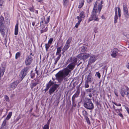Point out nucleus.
<instances>
[{
  "label": "nucleus",
  "mask_w": 129,
  "mask_h": 129,
  "mask_svg": "<svg viewBox=\"0 0 129 129\" xmlns=\"http://www.w3.org/2000/svg\"><path fill=\"white\" fill-rule=\"evenodd\" d=\"M118 15L119 17L121 16V10L120 7H117Z\"/></svg>",
  "instance_id": "34"
},
{
  "label": "nucleus",
  "mask_w": 129,
  "mask_h": 129,
  "mask_svg": "<svg viewBox=\"0 0 129 129\" xmlns=\"http://www.w3.org/2000/svg\"><path fill=\"white\" fill-rule=\"evenodd\" d=\"M88 82L85 81V88H88L89 87V85L88 84Z\"/></svg>",
  "instance_id": "36"
},
{
  "label": "nucleus",
  "mask_w": 129,
  "mask_h": 129,
  "mask_svg": "<svg viewBox=\"0 0 129 129\" xmlns=\"http://www.w3.org/2000/svg\"><path fill=\"white\" fill-rule=\"evenodd\" d=\"M19 79V80H17L16 81L13 82L11 85V88L13 89H15L17 86L18 84L21 81Z\"/></svg>",
  "instance_id": "9"
},
{
  "label": "nucleus",
  "mask_w": 129,
  "mask_h": 129,
  "mask_svg": "<svg viewBox=\"0 0 129 129\" xmlns=\"http://www.w3.org/2000/svg\"><path fill=\"white\" fill-rule=\"evenodd\" d=\"M115 16H117V7H115Z\"/></svg>",
  "instance_id": "44"
},
{
  "label": "nucleus",
  "mask_w": 129,
  "mask_h": 129,
  "mask_svg": "<svg viewBox=\"0 0 129 129\" xmlns=\"http://www.w3.org/2000/svg\"><path fill=\"white\" fill-rule=\"evenodd\" d=\"M87 123L89 124H90V122L89 118L87 116L84 117Z\"/></svg>",
  "instance_id": "33"
},
{
  "label": "nucleus",
  "mask_w": 129,
  "mask_h": 129,
  "mask_svg": "<svg viewBox=\"0 0 129 129\" xmlns=\"http://www.w3.org/2000/svg\"><path fill=\"white\" fill-rule=\"evenodd\" d=\"M98 12L92 11V14L91 16L89 18L88 21L89 22L93 20H94L95 21H98L99 19L98 17L96 16V13Z\"/></svg>",
  "instance_id": "7"
},
{
  "label": "nucleus",
  "mask_w": 129,
  "mask_h": 129,
  "mask_svg": "<svg viewBox=\"0 0 129 129\" xmlns=\"http://www.w3.org/2000/svg\"><path fill=\"white\" fill-rule=\"evenodd\" d=\"M75 98H74V97H73L72 98V102L73 104H75Z\"/></svg>",
  "instance_id": "46"
},
{
  "label": "nucleus",
  "mask_w": 129,
  "mask_h": 129,
  "mask_svg": "<svg viewBox=\"0 0 129 129\" xmlns=\"http://www.w3.org/2000/svg\"><path fill=\"white\" fill-rule=\"evenodd\" d=\"M87 48V46L86 45H84L81 47V52H84L86 51Z\"/></svg>",
  "instance_id": "16"
},
{
  "label": "nucleus",
  "mask_w": 129,
  "mask_h": 129,
  "mask_svg": "<svg viewBox=\"0 0 129 129\" xmlns=\"http://www.w3.org/2000/svg\"><path fill=\"white\" fill-rule=\"evenodd\" d=\"M7 120L5 119L3 121L2 125V129H6L7 128V124L6 123Z\"/></svg>",
  "instance_id": "12"
},
{
  "label": "nucleus",
  "mask_w": 129,
  "mask_h": 129,
  "mask_svg": "<svg viewBox=\"0 0 129 129\" xmlns=\"http://www.w3.org/2000/svg\"><path fill=\"white\" fill-rule=\"evenodd\" d=\"M58 55V56L56 58L54 59L55 60V62L54 63V65H55L56 64L57 61L59 60L61 56V54H57V55Z\"/></svg>",
  "instance_id": "17"
},
{
  "label": "nucleus",
  "mask_w": 129,
  "mask_h": 129,
  "mask_svg": "<svg viewBox=\"0 0 129 129\" xmlns=\"http://www.w3.org/2000/svg\"><path fill=\"white\" fill-rule=\"evenodd\" d=\"M77 18L78 20V21H80V22L82 20V18L80 17L79 16H77Z\"/></svg>",
  "instance_id": "41"
},
{
  "label": "nucleus",
  "mask_w": 129,
  "mask_h": 129,
  "mask_svg": "<svg viewBox=\"0 0 129 129\" xmlns=\"http://www.w3.org/2000/svg\"><path fill=\"white\" fill-rule=\"evenodd\" d=\"M85 102L84 104V106L87 109L92 110L94 108L93 104L91 101V99L86 98L85 99Z\"/></svg>",
  "instance_id": "4"
},
{
  "label": "nucleus",
  "mask_w": 129,
  "mask_h": 129,
  "mask_svg": "<svg viewBox=\"0 0 129 129\" xmlns=\"http://www.w3.org/2000/svg\"><path fill=\"white\" fill-rule=\"evenodd\" d=\"M88 96L90 98H91L92 96L91 94V93H89V94Z\"/></svg>",
  "instance_id": "62"
},
{
  "label": "nucleus",
  "mask_w": 129,
  "mask_h": 129,
  "mask_svg": "<svg viewBox=\"0 0 129 129\" xmlns=\"http://www.w3.org/2000/svg\"><path fill=\"white\" fill-rule=\"evenodd\" d=\"M45 18L44 17L41 18V21L40 22V26L42 27L43 25V23L44 22H45Z\"/></svg>",
  "instance_id": "24"
},
{
  "label": "nucleus",
  "mask_w": 129,
  "mask_h": 129,
  "mask_svg": "<svg viewBox=\"0 0 129 129\" xmlns=\"http://www.w3.org/2000/svg\"><path fill=\"white\" fill-rule=\"evenodd\" d=\"M29 67H27L21 70L19 74L20 79L22 81L29 71Z\"/></svg>",
  "instance_id": "5"
},
{
  "label": "nucleus",
  "mask_w": 129,
  "mask_h": 129,
  "mask_svg": "<svg viewBox=\"0 0 129 129\" xmlns=\"http://www.w3.org/2000/svg\"><path fill=\"white\" fill-rule=\"evenodd\" d=\"M35 73L32 74L31 75V78H33L35 76Z\"/></svg>",
  "instance_id": "54"
},
{
  "label": "nucleus",
  "mask_w": 129,
  "mask_h": 129,
  "mask_svg": "<svg viewBox=\"0 0 129 129\" xmlns=\"http://www.w3.org/2000/svg\"><path fill=\"white\" fill-rule=\"evenodd\" d=\"M84 0H81L80 3V4L82 6H83L84 3Z\"/></svg>",
  "instance_id": "50"
},
{
  "label": "nucleus",
  "mask_w": 129,
  "mask_h": 129,
  "mask_svg": "<svg viewBox=\"0 0 129 129\" xmlns=\"http://www.w3.org/2000/svg\"><path fill=\"white\" fill-rule=\"evenodd\" d=\"M53 38H50L49 41L48 43H49L51 44L52 43V42L53 41Z\"/></svg>",
  "instance_id": "52"
},
{
  "label": "nucleus",
  "mask_w": 129,
  "mask_h": 129,
  "mask_svg": "<svg viewBox=\"0 0 129 129\" xmlns=\"http://www.w3.org/2000/svg\"><path fill=\"white\" fill-rule=\"evenodd\" d=\"M120 93L121 96L124 97L125 95H127L128 94H129V88L127 87L126 89H121L120 91Z\"/></svg>",
  "instance_id": "8"
},
{
  "label": "nucleus",
  "mask_w": 129,
  "mask_h": 129,
  "mask_svg": "<svg viewBox=\"0 0 129 129\" xmlns=\"http://www.w3.org/2000/svg\"><path fill=\"white\" fill-rule=\"evenodd\" d=\"M70 45L66 43L65 46L63 48L62 50L63 51V53L69 47Z\"/></svg>",
  "instance_id": "15"
},
{
  "label": "nucleus",
  "mask_w": 129,
  "mask_h": 129,
  "mask_svg": "<svg viewBox=\"0 0 129 129\" xmlns=\"http://www.w3.org/2000/svg\"><path fill=\"white\" fill-rule=\"evenodd\" d=\"M118 19V17L117 16H115L114 18V23H116L117 22V19Z\"/></svg>",
  "instance_id": "37"
},
{
  "label": "nucleus",
  "mask_w": 129,
  "mask_h": 129,
  "mask_svg": "<svg viewBox=\"0 0 129 129\" xmlns=\"http://www.w3.org/2000/svg\"><path fill=\"white\" fill-rule=\"evenodd\" d=\"M47 30V27H46V29H42L41 30V33H43L44 32H45Z\"/></svg>",
  "instance_id": "43"
},
{
  "label": "nucleus",
  "mask_w": 129,
  "mask_h": 129,
  "mask_svg": "<svg viewBox=\"0 0 129 129\" xmlns=\"http://www.w3.org/2000/svg\"><path fill=\"white\" fill-rule=\"evenodd\" d=\"M50 17L47 18V20L45 21V24H47L49 21Z\"/></svg>",
  "instance_id": "38"
},
{
  "label": "nucleus",
  "mask_w": 129,
  "mask_h": 129,
  "mask_svg": "<svg viewBox=\"0 0 129 129\" xmlns=\"http://www.w3.org/2000/svg\"><path fill=\"white\" fill-rule=\"evenodd\" d=\"M49 88L48 87L46 86V88L44 90L45 91V92H46V91L48 90Z\"/></svg>",
  "instance_id": "55"
},
{
  "label": "nucleus",
  "mask_w": 129,
  "mask_h": 129,
  "mask_svg": "<svg viewBox=\"0 0 129 129\" xmlns=\"http://www.w3.org/2000/svg\"><path fill=\"white\" fill-rule=\"evenodd\" d=\"M96 75L99 78H100L101 77V75L100 73L99 72H96Z\"/></svg>",
  "instance_id": "40"
},
{
  "label": "nucleus",
  "mask_w": 129,
  "mask_h": 129,
  "mask_svg": "<svg viewBox=\"0 0 129 129\" xmlns=\"http://www.w3.org/2000/svg\"><path fill=\"white\" fill-rule=\"evenodd\" d=\"M50 46V45H49V43L47 44H45V48L46 49V50L47 51H48V49Z\"/></svg>",
  "instance_id": "35"
},
{
  "label": "nucleus",
  "mask_w": 129,
  "mask_h": 129,
  "mask_svg": "<svg viewBox=\"0 0 129 129\" xmlns=\"http://www.w3.org/2000/svg\"><path fill=\"white\" fill-rule=\"evenodd\" d=\"M97 29H98V28L96 27H95L94 28V29H93L94 31V32L95 33H96L97 32Z\"/></svg>",
  "instance_id": "51"
},
{
  "label": "nucleus",
  "mask_w": 129,
  "mask_h": 129,
  "mask_svg": "<svg viewBox=\"0 0 129 129\" xmlns=\"http://www.w3.org/2000/svg\"><path fill=\"white\" fill-rule=\"evenodd\" d=\"M63 4L64 7L67 6L69 2L68 0H63Z\"/></svg>",
  "instance_id": "28"
},
{
  "label": "nucleus",
  "mask_w": 129,
  "mask_h": 129,
  "mask_svg": "<svg viewBox=\"0 0 129 129\" xmlns=\"http://www.w3.org/2000/svg\"><path fill=\"white\" fill-rule=\"evenodd\" d=\"M112 103L117 106H121V104L120 103L117 104L116 103L114 102H113Z\"/></svg>",
  "instance_id": "45"
},
{
  "label": "nucleus",
  "mask_w": 129,
  "mask_h": 129,
  "mask_svg": "<svg viewBox=\"0 0 129 129\" xmlns=\"http://www.w3.org/2000/svg\"><path fill=\"white\" fill-rule=\"evenodd\" d=\"M5 23L4 18L1 15L0 17V28H3L4 27Z\"/></svg>",
  "instance_id": "10"
},
{
  "label": "nucleus",
  "mask_w": 129,
  "mask_h": 129,
  "mask_svg": "<svg viewBox=\"0 0 129 129\" xmlns=\"http://www.w3.org/2000/svg\"><path fill=\"white\" fill-rule=\"evenodd\" d=\"M98 4H99L98 2L97 1H96L94 4L93 11L98 12V5L97 6Z\"/></svg>",
  "instance_id": "13"
},
{
  "label": "nucleus",
  "mask_w": 129,
  "mask_h": 129,
  "mask_svg": "<svg viewBox=\"0 0 129 129\" xmlns=\"http://www.w3.org/2000/svg\"><path fill=\"white\" fill-rule=\"evenodd\" d=\"M92 1V0H87V2L89 3H91Z\"/></svg>",
  "instance_id": "56"
},
{
  "label": "nucleus",
  "mask_w": 129,
  "mask_h": 129,
  "mask_svg": "<svg viewBox=\"0 0 129 129\" xmlns=\"http://www.w3.org/2000/svg\"><path fill=\"white\" fill-rule=\"evenodd\" d=\"M126 109L127 112H129V109H128V108L127 107Z\"/></svg>",
  "instance_id": "64"
},
{
  "label": "nucleus",
  "mask_w": 129,
  "mask_h": 129,
  "mask_svg": "<svg viewBox=\"0 0 129 129\" xmlns=\"http://www.w3.org/2000/svg\"><path fill=\"white\" fill-rule=\"evenodd\" d=\"M114 93L115 95L117 96H118V92H117V91L115 89L114 91Z\"/></svg>",
  "instance_id": "53"
},
{
  "label": "nucleus",
  "mask_w": 129,
  "mask_h": 129,
  "mask_svg": "<svg viewBox=\"0 0 129 129\" xmlns=\"http://www.w3.org/2000/svg\"><path fill=\"white\" fill-rule=\"evenodd\" d=\"M80 93V91L79 90V89H77L76 93L74 94V95L73 96V97H74L75 98H77Z\"/></svg>",
  "instance_id": "20"
},
{
  "label": "nucleus",
  "mask_w": 129,
  "mask_h": 129,
  "mask_svg": "<svg viewBox=\"0 0 129 129\" xmlns=\"http://www.w3.org/2000/svg\"><path fill=\"white\" fill-rule=\"evenodd\" d=\"M5 98L7 101H8L9 100V98L8 96L6 95L5 96Z\"/></svg>",
  "instance_id": "49"
},
{
  "label": "nucleus",
  "mask_w": 129,
  "mask_h": 129,
  "mask_svg": "<svg viewBox=\"0 0 129 129\" xmlns=\"http://www.w3.org/2000/svg\"><path fill=\"white\" fill-rule=\"evenodd\" d=\"M80 17L81 18H84L85 17L84 13L83 12H81L80 14Z\"/></svg>",
  "instance_id": "30"
},
{
  "label": "nucleus",
  "mask_w": 129,
  "mask_h": 129,
  "mask_svg": "<svg viewBox=\"0 0 129 129\" xmlns=\"http://www.w3.org/2000/svg\"><path fill=\"white\" fill-rule=\"evenodd\" d=\"M52 85V86L50 89L49 91L50 94L53 93L59 86V85L54 84L53 81H52L51 80H50L47 84L46 86L50 88Z\"/></svg>",
  "instance_id": "3"
},
{
  "label": "nucleus",
  "mask_w": 129,
  "mask_h": 129,
  "mask_svg": "<svg viewBox=\"0 0 129 129\" xmlns=\"http://www.w3.org/2000/svg\"><path fill=\"white\" fill-rule=\"evenodd\" d=\"M50 122V120H49L48 121V122H47V124H46L48 125L49 126Z\"/></svg>",
  "instance_id": "60"
},
{
  "label": "nucleus",
  "mask_w": 129,
  "mask_h": 129,
  "mask_svg": "<svg viewBox=\"0 0 129 129\" xmlns=\"http://www.w3.org/2000/svg\"><path fill=\"white\" fill-rule=\"evenodd\" d=\"M89 57H90L88 61L87 66L94 62L96 61V59L94 55L91 56L89 54L84 53L80 54L77 56L78 59H82L84 62Z\"/></svg>",
  "instance_id": "2"
},
{
  "label": "nucleus",
  "mask_w": 129,
  "mask_h": 129,
  "mask_svg": "<svg viewBox=\"0 0 129 129\" xmlns=\"http://www.w3.org/2000/svg\"><path fill=\"white\" fill-rule=\"evenodd\" d=\"M126 67L129 69V62L126 65Z\"/></svg>",
  "instance_id": "59"
},
{
  "label": "nucleus",
  "mask_w": 129,
  "mask_h": 129,
  "mask_svg": "<svg viewBox=\"0 0 129 129\" xmlns=\"http://www.w3.org/2000/svg\"><path fill=\"white\" fill-rule=\"evenodd\" d=\"M36 23V21H33L32 22V25L34 26H35V24Z\"/></svg>",
  "instance_id": "58"
},
{
  "label": "nucleus",
  "mask_w": 129,
  "mask_h": 129,
  "mask_svg": "<svg viewBox=\"0 0 129 129\" xmlns=\"http://www.w3.org/2000/svg\"><path fill=\"white\" fill-rule=\"evenodd\" d=\"M103 3V1H101V4H99V5H98V10L99 11V13H100L102 8V4Z\"/></svg>",
  "instance_id": "18"
},
{
  "label": "nucleus",
  "mask_w": 129,
  "mask_h": 129,
  "mask_svg": "<svg viewBox=\"0 0 129 129\" xmlns=\"http://www.w3.org/2000/svg\"><path fill=\"white\" fill-rule=\"evenodd\" d=\"M93 90L92 88H89L87 89L86 91L87 92H90L92 91V90Z\"/></svg>",
  "instance_id": "42"
},
{
  "label": "nucleus",
  "mask_w": 129,
  "mask_h": 129,
  "mask_svg": "<svg viewBox=\"0 0 129 129\" xmlns=\"http://www.w3.org/2000/svg\"><path fill=\"white\" fill-rule=\"evenodd\" d=\"M118 115L119 116H120L122 118H123V116L122 115L120 112L119 113V114H118Z\"/></svg>",
  "instance_id": "57"
},
{
  "label": "nucleus",
  "mask_w": 129,
  "mask_h": 129,
  "mask_svg": "<svg viewBox=\"0 0 129 129\" xmlns=\"http://www.w3.org/2000/svg\"><path fill=\"white\" fill-rule=\"evenodd\" d=\"M18 23L17 22L16 25L15 29L14 34L15 35H17L18 34Z\"/></svg>",
  "instance_id": "14"
},
{
  "label": "nucleus",
  "mask_w": 129,
  "mask_h": 129,
  "mask_svg": "<svg viewBox=\"0 0 129 129\" xmlns=\"http://www.w3.org/2000/svg\"><path fill=\"white\" fill-rule=\"evenodd\" d=\"M61 50V47H60L58 48L57 49V52L56 55L57 54H60Z\"/></svg>",
  "instance_id": "21"
},
{
  "label": "nucleus",
  "mask_w": 129,
  "mask_h": 129,
  "mask_svg": "<svg viewBox=\"0 0 129 129\" xmlns=\"http://www.w3.org/2000/svg\"><path fill=\"white\" fill-rule=\"evenodd\" d=\"M123 10L124 12H126L128 11L126 5V4H124L123 5Z\"/></svg>",
  "instance_id": "29"
},
{
  "label": "nucleus",
  "mask_w": 129,
  "mask_h": 129,
  "mask_svg": "<svg viewBox=\"0 0 129 129\" xmlns=\"http://www.w3.org/2000/svg\"><path fill=\"white\" fill-rule=\"evenodd\" d=\"M29 10L31 12H34V9L33 7H30L29 8Z\"/></svg>",
  "instance_id": "48"
},
{
  "label": "nucleus",
  "mask_w": 129,
  "mask_h": 129,
  "mask_svg": "<svg viewBox=\"0 0 129 129\" xmlns=\"http://www.w3.org/2000/svg\"><path fill=\"white\" fill-rule=\"evenodd\" d=\"M20 53L19 52H17L16 54L15 59H17L18 58L20 57Z\"/></svg>",
  "instance_id": "31"
},
{
  "label": "nucleus",
  "mask_w": 129,
  "mask_h": 129,
  "mask_svg": "<svg viewBox=\"0 0 129 129\" xmlns=\"http://www.w3.org/2000/svg\"><path fill=\"white\" fill-rule=\"evenodd\" d=\"M38 84L37 82H35L34 83H31L30 84V87L31 89H33L34 87L35 86Z\"/></svg>",
  "instance_id": "26"
},
{
  "label": "nucleus",
  "mask_w": 129,
  "mask_h": 129,
  "mask_svg": "<svg viewBox=\"0 0 129 129\" xmlns=\"http://www.w3.org/2000/svg\"><path fill=\"white\" fill-rule=\"evenodd\" d=\"M118 51V49L116 48H114L111 51V55L114 57H115L117 56V53Z\"/></svg>",
  "instance_id": "11"
},
{
  "label": "nucleus",
  "mask_w": 129,
  "mask_h": 129,
  "mask_svg": "<svg viewBox=\"0 0 129 129\" xmlns=\"http://www.w3.org/2000/svg\"><path fill=\"white\" fill-rule=\"evenodd\" d=\"M115 110L117 112H120L119 110V109H115Z\"/></svg>",
  "instance_id": "61"
},
{
  "label": "nucleus",
  "mask_w": 129,
  "mask_h": 129,
  "mask_svg": "<svg viewBox=\"0 0 129 129\" xmlns=\"http://www.w3.org/2000/svg\"><path fill=\"white\" fill-rule=\"evenodd\" d=\"M91 78L92 77L91 76L88 75L87 76V79L86 81L88 82L91 83L92 82Z\"/></svg>",
  "instance_id": "22"
},
{
  "label": "nucleus",
  "mask_w": 129,
  "mask_h": 129,
  "mask_svg": "<svg viewBox=\"0 0 129 129\" xmlns=\"http://www.w3.org/2000/svg\"><path fill=\"white\" fill-rule=\"evenodd\" d=\"M0 31L3 37H4L5 32V29L0 28Z\"/></svg>",
  "instance_id": "19"
},
{
  "label": "nucleus",
  "mask_w": 129,
  "mask_h": 129,
  "mask_svg": "<svg viewBox=\"0 0 129 129\" xmlns=\"http://www.w3.org/2000/svg\"><path fill=\"white\" fill-rule=\"evenodd\" d=\"M34 58V55L31 53L30 54L27 56L25 60L26 65L27 66L29 65L32 62Z\"/></svg>",
  "instance_id": "6"
},
{
  "label": "nucleus",
  "mask_w": 129,
  "mask_h": 129,
  "mask_svg": "<svg viewBox=\"0 0 129 129\" xmlns=\"http://www.w3.org/2000/svg\"><path fill=\"white\" fill-rule=\"evenodd\" d=\"M80 21H78L77 23L75 25V27L76 28H77L78 27V25L80 24Z\"/></svg>",
  "instance_id": "47"
},
{
  "label": "nucleus",
  "mask_w": 129,
  "mask_h": 129,
  "mask_svg": "<svg viewBox=\"0 0 129 129\" xmlns=\"http://www.w3.org/2000/svg\"><path fill=\"white\" fill-rule=\"evenodd\" d=\"M12 112H9L5 119H6L7 120H9L11 118L12 115Z\"/></svg>",
  "instance_id": "23"
},
{
  "label": "nucleus",
  "mask_w": 129,
  "mask_h": 129,
  "mask_svg": "<svg viewBox=\"0 0 129 129\" xmlns=\"http://www.w3.org/2000/svg\"><path fill=\"white\" fill-rule=\"evenodd\" d=\"M124 16L126 18H128V11L124 12Z\"/></svg>",
  "instance_id": "32"
},
{
  "label": "nucleus",
  "mask_w": 129,
  "mask_h": 129,
  "mask_svg": "<svg viewBox=\"0 0 129 129\" xmlns=\"http://www.w3.org/2000/svg\"><path fill=\"white\" fill-rule=\"evenodd\" d=\"M72 37H69L67 41L66 44L70 45V44L72 41Z\"/></svg>",
  "instance_id": "25"
},
{
  "label": "nucleus",
  "mask_w": 129,
  "mask_h": 129,
  "mask_svg": "<svg viewBox=\"0 0 129 129\" xmlns=\"http://www.w3.org/2000/svg\"><path fill=\"white\" fill-rule=\"evenodd\" d=\"M82 114L84 117L87 116L88 114L87 111L85 110L82 111Z\"/></svg>",
  "instance_id": "27"
},
{
  "label": "nucleus",
  "mask_w": 129,
  "mask_h": 129,
  "mask_svg": "<svg viewBox=\"0 0 129 129\" xmlns=\"http://www.w3.org/2000/svg\"><path fill=\"white\" fill-rule=\"evenodd\" d=\"M83 6L81 5L80 4L78 6V8H81Z\"/></svg>",
  "instance_id": "63"
},
{
  "label": "nucleus",
  "mask_w": 129,
  "mask_h": 129,
  "mask_svg": "<svg viewBox=\"0 0 129 129\" xmlns=\"http://www.w3.org/2000/svg\"><path fill=\"white\" fill-rule=\"evenodd\" d=\"M49 126L46 124L43 127V129H49Z\"/></svg>",
  "instance_id": "39"
},
{
  "label": "nucleus",
  "mask_w": 129,
  "mask_h": 129,
  "mask_svg": "<svg viewBox=\"0 0 129 129\" xmlns=\"http://www.w3.org/2000/svg\"><path fill=\"white\" fill-rule=\"evenodd\" d=\"M77 57H71L68 59L67 62L70 63L63 70L60 71L55 75L56 79L58 82L61 83L63 80L67 81L66 77L68 76L71 71L74 69L77 64Z\"/></svg>",
  "instance_id": "1"
}]
</instances>
